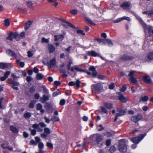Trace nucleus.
Instances as JSON below:
<instances>
[{
  "mask_svg": "<svg viewBox=\"0 0 153 153\" xmlns=\"http://www.w3.org/2000/svg\"><path fill=\"white\" fill-rule=\"evenodd\" d=\"M117 149L120 152L123 153H125L127 151V146L124 140H121L119 141Z\"/></svg>",
  "mask_w": 153,
  "mask_h": 153,
  "instance_id": "obj_1",
  "label": "nucleus"
},
{
  "mask_svg": "<svg viewBox=\"0 0 153 153\" xmlns=\"http://www.w3.org/2000/svg\"><path fill=\"white\" fill-rule=\"evenodd\" d=\"M91 89L93 93H99L102 90L103 86L100 83L92 85Z\"/></svg>",
  "mask_w": 153,
  "mask_h": 153,
  "instance_id": "obj_2",
  "label": "nucleus"
},
{
  "mask_svg": "<svg viewBox=\"0 0 153 153\" xmlns=\"http://www.w3.org/2000/svg\"><path fill=\"white\" fill-rule=\"evenodd\" d=\"M146 135V133L140 134L138 137L131 139V140L135 144H137Z\"/></svg>",
  "mask_w": 153,
  "mask_h": 153,
  "instance_id": "obj_3",
  "label": "nucleus"
},
{
  "mask_svg": "<svg viewBox=\"0 0 153 153\" xmlns=\"http://www.w3.org/2000/svg\"><path fill=\"white\" fill-rule=\"evenodd\" d=\"M134 71H131L128 75V76L129 77L128 80L130 81V83L131 84H135L137 82L136 79L134 77L135 76L134 74Z\"/></svg>",
  "mask_w": 153,
  "mask_h": 153,
  "instance_id": "obj_4",
  "label": "nucleus"
},
{
  "mask_svg": "<svg viewBox=\"0 0 153 153\" xmlns=\"http://www.w3.org/2000/svg\"><path fill=\"white\" fill-rule=\"evenodd\" d=\"M117 110L118 113L116 114V115L114 120V122L117 121L118 117L123 116L126 113V110L122 109L121 108H117Z\"/></svg>",
  "mask_w": 153,
  "mask_h": 153,
  "instance_id": "obj_5",
  "label": "nucleus"
},
{
  "mask_svg": "<svg viewBox=\"0 0 153 153\" xmlns=\"http://www.w3.org/2000/svg\"><path fill=\"white\" fill-rule=\"evenodd\" d=\"M44 130L45 133H42L40 134V136L42 137L45 138L48 137V135L49 134L51 133V130L49 128L45 127L44 128Z\"/></svg>",
  "mask_w": 153,
  "mask_h": 153,
  "instance_id": "obj_6",
  "label": "nucleus"
},
{
  "mask_svg": "<svg viewBox=\"0 0 153 153\" xmlns=\"http://www.w3.org/2000/svg\"><path fill=\"white\" fill-rule=\"evenodd\" d=\"M65 34L66 33L65 32H63L61 34L54 35V41H57L59 39H61V40L62 41L64 39Z\"/></svg>",
  "mask_w": 153,
  "mask_h": 153,
  "instance_id": "obj_7",
  "label": "nucleus"
},
{
  "mask_svg": "<svg viewBox=\"0 0 153 153\" xmlns=\"http://www.w3.org/2000/svg\"><path fill=\"white\" fill-rule=\"evenodd\" d=\"M134 57L132 56H130L126 55H123L121 57V60L123 61L131 60L134 59Z\"/></svg>",
  "mask_w": 153,
  "mask_h": 153,
  "instance_id": "obj_8",
  "label": "nucleus"
},
{
  "mask_svg": "<svg viewBox=\"0 0 153 153\" xmlns=\"http://www.w3.org/2000/svg\"><path fill=\"white\" fill-rule=\"evenodd\" d=\"M142 116L140 115L134 116L131 117V120L134 123H136L142 119Z\"/></svg>",
  "mask_w": 153,
  "mask_h": 153,
  "instance_id": "obj_9",
  "label": "nucleus"
},
{
  "mask_svg": "<svg viewBox=\"0 0 153 153\" xmlns=\"http://www.w3.org/2000/svg\"><path fill=\"white\" fill-rule=\"evenodd\" d=\"M80 80L79 79H78L76 80L75 82L72 81L70 82H69L68 84V85L70 86H73L76 85V87L77 88H79L80 86Z\"/></svg>",
  "mask_w": 153,
  "mask_h": 153,
  "instance_id": "obj_10",
  "label": "nucleus"
},
{
  "mask_svg": "<svg viewBox=\"0 0 153 153\" xmlns=\"http://www.w3.org/2000/svg\"><path fill=\"white\" fill-rule=\"evenodd\" d=\"M118 94L120 95L119 97V99L121 102L125 103L128 100V98L127 97H124L119 92Z\"/></svg>",
  "mask_w": 153,
  "mask_h": 153,
  "instance_id": "obj_11",
  "label": "nucleus"
},
{
  "mask_svg": "<svg viewBox=\"0 0 153 153\" xmlns=\"http://www.w3.org/2000/svg\"><path fill=\"white\" fill-rule=\"evenodd\" d=\"M8 142H6L4 143L1 145V147L3 149H8L10 151H12L13 150V148L12 147H9L8 146Z\"/></svg>",
  "mask_w": 153,
  "mask_h": 153,
  "instance_id": "obj_12",
  "label": "nucleus"
},
{
  "mask_svg": "<svg viewBox=\"0 0 153 153\" xmlns=\"http://www.w3.org/2000/svg\"><path fill=\"white\" fill-rule=\"evenodd\" d=\"M55 59H51L49 62H47L49 68H51L52 67L54 66L56 64Z\"/></svg>",
  "mask_w": 153,
  "mask_h": 153,
  "instance_id": "obj_13",
  "label": "nucleus"
},
{
  "mask_svg": "<svg viewBox=\"0 0 153 153\" xmlns=\"http://www.w3.org/2000/svg\"><path fill=\"white\" fill-rule=\"evenodd\" d=\"M16 33H13L10 32L8 34V36L6 38V39L12 41L13 40V38H15Z\"/></svg>",
  "mask_w": 153,
  "mask_h": 153,
  "instance_id": "obj_14",
  "label": "nucleus"
},
{
  "mask_svg": "<svg viewBox=\"0 0 153 153\" xmlns=\"http://www.w3.org/2000/svg\"><path fill=\"white\" fill-rule=\"evenodd\" d=\"M87 54L88 55L91 56H99L100 54L99 53H96L94 51H88L87 52Z\"/></svg>",
  "mask_w": 153,
  "mask_h": 153,
  "instance_id": "obj_15",
  "label": "nucleus"
},
{
  "mask_svg": "<svg viewBox=\"0 0 153 153\" xmlns=\"http://www.w3.org/2000/svg\"><path fill=\"white\" fill-rule=\"evenodd\" d=\"M10 83L12 84L11 87L13 89L17 91L19 90L18 88H14V86H19L20 85V83L18 82H16L14 81H12Z\"/></svg>",
  "mask_w": 153,
  "mask_h": 153,
  "instance_id": "obj_16",
  "label": "nucleus"
},
{
  "mask_svg": "<svg viewBox=\"0 0 153 153\" xmlns=\"http://www.w3.org/2000/svg\"><path fill=\"white\" fill-rule=\"evenodd\" d=\"M6 53L9 55L15 58H16V54L11 49H8L6 51Z\"/></svg>",
  "mask_w": 153,
  "mask_h": 153,
  "instance_id": "obj_17",
  "label": "nucleus"
},
{
  "mask_svg": "<svg viewBox=\"0 0 153 153\" xmlns=\"http://www.w3.org/2000/svg\"><path fill=\"white\" fill-rule=\"evenodd\" d=\"M49 100V96L48 95L44 94L42 97L40 99V101L42 103H45V101Z\"/></svg>",
  "mask_w": 153,
  "mask_h": 153,
  "instance_id": "obj_18",
  "label": "nucleus"
},
{
  "mask_svg": "<svg viewBox=\"0 0 153 153\" xmlns=\"http://www.w3.org/2000/svg\"><path fill=\"white\" fill-rule=\"evenodd\" d=\"M95 137L96 141L98 144H99L100 143L102 140V136L100 134H96Z\"/></svg>",
  "mask_w": 153,
  "mask_h": 153,
  "instance_id": "obj_19",
  "label": "nucleus"
},
{
  "mask_svg": "<svg viewBox=\"0 0 153 153\" xmlns=\"http://www.w3.org/2000/svg\"><path fill=\"white\" fill-rule=\"evenodd\" d=\"M130 3L128 1H126L120 5V7L123 8L125 10L126 9L128 8L130 6Z\"/></svg>",
  "mask_w": 153,
  "mask_h": 153,
  "instance_id": "obj_20",
  "label": "nucleus"
},
{
  "mask_svg": "<svg viewBox=\"0 0 153 153\" xmlns=\"http://www.w3.org/2000/svg\"><path fill=\"white\" fill-rule=\"evenodd\" d=\"M143 81L147 84H150L152 83L150 77L148 75H146L143 77Z\"/></svg>",
  "mask_w": 153,
  "mask_h": 153,
  "instance_id": "obj_21",
  "label": "nucleus"
},
{
  "mask_svg": "<svg viewBox=\"0 0 153 153\" xmlns=\"http://www.w3.org/2000/svg\"><path fill=\"white\" fill-rule=\"evenodd\" d=\"M57 19H59V20L62 21V22L66 23L67 24L68 26L70 27H71L75 29H77V27H76L74 25H72L70 22H67V21L65 20H62V19H59L58 18H57Z\"/></svg>",
  "mask_w": 153,
  "mask_h": 153,
  "instance_id": "obj_22",
  "label": "nucleus"
},
{
  "mask_svg": "<svg viewBox=\"0 0 153 153\" xmlns=\"http://www.w3.org/2000/svg\"><path fill=\"white\" fill-rule=\"evenodd\" d=\"M11 66V65L7 63H0V68L3 69H6Z\"/></svg>",
  "mask_w": 153,
  "mask_h": 153,
  "instance_id": "obj_23",
  "label": "nucleus"
},
{
  "mask_svg": "<svg viewBox=\"0 0 153 153\" xmlns=\"http://www.w3.org/2000/svg\"><path fill=\"white\" fill-rule=\"evenodd\" d=\"M33 22L31 21H28L25 23V30L26 31L31 25Z\"/></svg>",
  "mask_w": 153,
  "mask_h": 153,
  "instance_id": "obj_24",
  "label": "nucleus"
},
{
  "mask_svg": "<svg viewBox=\"0 0 153 153\" xmlns=\"http://www.w3.org/2000/svg\"><path fill=\"white\" fill-rule=\"evenodd\" d=\"M48 48L49 52L50 53L53 52L55 50V47L52 44H48Z\"/></svg>",
  "mask_w": 153,
  "mask_h": 153,
  "instance_id": "obj_25",
  "label": "nucleus"
},
{
  "mask_svg": "<svg viewBox=\"0 0 153 153\" xmlns=\"http://www.w3.org/2000/svg\"><path fill=\"white\" fill-rule=\"evenodd\" d=\"M89 70L92 72V75L93 76H96L97 74V72L95 70V68L94 66H91L89 68Z\"/></svg>",
  "mask_w": 153,
  "mask_h": 153,
  "instance_id": "obj_26",
  "label": "nucleus"
},
{
  "mask_svg": "<svg viewBox=\"0 0 153 153\" xmlns=\"http://www.w3.org/2000/svg\"><path fill=\"white\" fill-rule=\"evenodd\" d=\"M10 129L11 131L15 133H16L18 132V129L13 126H10Z\"/></svg>",
  "mask_w": 153,
  "mask_h": 153,
  "instance_id": "obj_27",
  "label": "nucleus"
},
{
  "mask_svg": "<svg viewBox=\"0 0 153 153\" xmlns=\"http://www.w3.org/2000/svg\"><path fill=\"white\" fill-rule=\"evenodd\" d=\"M43 77V75L40 73H38L37 74L36 76V78L37 79L40 80L42 79Z\"/></svg>",
  "mask_w": 153,
  "mask_h": 153,
  "instance_id": "obj_28",
  "label": "nucleus"
},
{
  "mask_svg": "<svg viewBox=\"0 0 153 153\" xmlns=\"http://www.w3.org/2000/svg\"><path fill=\"white\" fill-rule=\"evenodd\" d=\"M147 58L150 60H153V53L151 52L149 53L147 55Z\"/></svg>",
  "mask_w": 153,
  "mask_h": 153,
  "instance_id": "obj_29",
  "label": "nucleus"
},
{
  "mask_svg": "<svg viewBox=\"0 0 153 153\" xmlns=\"http://www.w3.org/2000/svg\"><path fill=\"white\" fill-rule=\"evenodd\" d=\"M42 87L43 88V92L45 94H48L49 93L48 91V89L46 88V87L44 85H42Z\"/></svg>",
  "mask_w": 153,
  "mask_h": 153,
  "instance_id": "obj_30",
  "label": "nucleus"
},
{
  "mask_svg": "<svg viewBox=\"0 0 153 153\" xmlns=\"http://www.w3.org/2000/svg\"><path fill=\"white\" fill-rule=\"evenodd\" d=\"M31 116V114L29 112H27L24 114V117L25 118H28L30 117Z\"/></svg>",
  "mask_w": 153,
  "mask_h": 153,
  "instance_id": "obj_31",
  "label": "nucleus"
},
{
  "mask_svg": "<svg viewBox=\"0 0 153 153\" xmlns=\"http://www.w3.org/2000/svg\"><path fill=\"white\" fill-rule=\"evenodd\" d=\"M51 120L53 122L55 121H58L59 120V119L57 117L53 116L51 117Z\"/></svg>",
  "mask_w": 153,
  "mask_h": 153,
  "instance_id": "obj_32",
  "label": "nucleus"
},
{
  "mask_svg": "<svg viewBox=\"0 0 153 153\" xmlns=\"http://www.w3.org/2000/svg\"><path fill=\"white\" fill-rule=\"evenodd\" d=\"M101 110V112L102 113L106 114H108V112L106 109L104 107L102 106H101L100 107Z\"/></svg>",
  "mask_w": 153,
  "mask_h": 153,
  "instance_id": "obj_33",
  "label": "nucleus"
},
{
  "mask_svg": "<svg viewBox=\"0 0 153 153\" xmlns=\"http://www.w3.org/2000/svg\"><path fill=\"white\" fill-rule=\"evenodd\" d=\"M85 19L88 22H89L90 24L91 25H95V24L91 20L89 19L87 17H85Z\"/></svg>",
  "mask_w": 153,
  "mask_h": 153,
  "instance_id": "obj_34",
  "label": "nucleus"
},
{
  "mask_svg": "<svg viewBox=\"0 0 153 153\" xmlns=\"http://www.w3.org/2000/svg\"><path fill=\"white\" fill-rule=\"evenodd\" d=\"M139 20L140 22V23L143 25L144 28H146L147 27V25H146L145 23L142 20V19L140 18H139L138 19Z\"/></svg>",
  "mask_w": 153,
  "mask_h": 153,
  "instance_id": "obj_35",
  "label": "nucleus"
},
{
  "mask_svg": "<svg viewBox=\"0 0 153 153\" xmlns=\"http://www.w3.org/2000/svg\"><path fill=\"white\" fill-rule=\"evenodd\" d=\"M116 150V149L114 146H112L109 149V151L111 152H114Z\"/></svg>",
  "mask_w": 153,
  "mask_h": 153,
  "instance_id": "obj_36",
  "label": "nucleus"
},
{
  "mask_svg": "<svg viewBox=\"0 0 153 153\" xmlns=\"http://www.w3.org/2000/svg\"><path fill=\"white\" fill-rule=\"evenodd\" d=\"M49 41V39H46L44 37H42V38L41 39V42L42 43H48Z\"/></svg>",
  "mask_w": 153,
  "mask_h": 153,
  "instance_id": "obj_37",
  "label": "nucleus"
},
{
  "mask_svg": "<svg viewBox=\"0 0 153 153\" xmlns=\"http://www.w3.org/2000/svg\"><path fill=\"white\" fill-rule=\"evenodd\" d=\"M75 69L80 72H85V71L83 69L79 68V67H77L76 66H75Z\"/></svg>",
  "mask_w": 153,
  "mask_h": 153,
  "instance_id": "obj_38",
  "label": "nucleus"
},
{
  "mask_svg": "<svg viewBox=\"0 0 153 153\" xmlns=\"http://www.w3.org/2000/svg\"><path fill=\"white\" fill-rule=\"evenodd\" d=\"M105 106L108 109H110L112 107V105L110 103H105Z\"/></svg>",
  "mask_w": 153,
  "mask_h": 153,
  "instance_id": "obj_39",
  "label": "nucleus"
},
{
  "mask_svg": "<svg viewBox=\"0 0 153 153\" xmlns=\"http://www.w3.org/2000/svg\"><path fill=\"white\" fill-rule=\"evenodd\" d=\"M106 42L109 45H113V43L111 40L109 39H105Z\"/></svg>",
  "mask_w": 153,
  "mask_h": 153,
  "instance_id": "obj_40",
  "label": "nucleus"
},
{
  "mask_svg": "<svg viewBox=\"0 0 153 153\" xmlns=\"http://www.w3.org/2000/svg\"><path fill=\"white\" fill-rule=\"evenodd\" d=\"M29 129L31 131V133L33 135H34L36 133V131L34 129H32L30 128H29Z\"/></svg>",
  "mask_w": 153,
  "mask_h": 153,
  "instance_id": "obj_41",
  "label": "nucleus"
},
{
  "mask_svg": "<svg viewBox=\"0 0 153 153\" xmlns=\"http://www.w3.org/2000/svg\"><path fill=\"white\" fill-rule=\"evenodd\" d=\"M42 107V105L40 103H38L36 105V108L38 110H40Z\"/></svg>",
  "mask_w": 153,
  "mask_h": 153,
  "instance_id": "obj_42",
  "label": "nucleus"
},
{
  "mask_svg": "<svg viewBox=\"0 0 153 153\" xmlns=\"http://www.w3.org/2000/svg\"><path fill=\"white\" fill-rule=\"evenodd\" d=\"M4 24L5 25L8 26L10 25L9 21L8 19H6L4 21Z\"/></svg>",
  "mask_w": 153,
  "mask_h": 153,
  "instance_id": "obj_43",
  "label": "nucleus"
},
{
  "mask_svg": "<svg viewBox=\"0 0 153 153\" xmlns=\"http://www.w3.org/2000/svg\"><path fill=\"white\" fill-rule=\"evenodd\" d=\"M44 107L46 108L47 109H48L51 108V106L48 103H45L44 105Z\"/></svg>",
  "mask_w": 153,
  "mask_h": 153,
  "instance_id": "obj_44",
  "label": "nucleus"
},
{
  "mask_svg": "<svg viewBox=\"0 0 153 153\" xmlns=\"http://www.w3.org/2000/svg\"><path fill=\"white\" fill-rule=\"evenodd\" d=\"M97 128L98 129V130L100 131H102L104 129V128L102 127V125H100L98 126Z\"/></svg>",
  "mask_w": 153,
  "mask_h": 153,
  "instance_id": "obj_45",
  "label": "nucleus"
},
{
  "mask_svg": "<svg viewBox=\"0 0 153 153\" xmlns=\"http://www.w3.org/2000/svg\"><path fill=\"white\" fill-rule=\"evenodd\" d=\"M70 12L73 15H76L77 13V11L75 9H73L71 10Z\"/></svg>",
  "mask_w": 153,
  "mask_h": 153,
  "instance_id": "obj_46",
  "label": "nucleus"
},
{
  "mask_svg": "<svg viewBox=\"0 0 153 153\" xmlns=\"http://www.w3.org/2000/svg\"><path fill=\"white\" fill-rule=\"evenodd\" d=\"M76 33L77 34H80L83 36H85V34L84 33L83 31L81 30H77L76 31Z\"/></svg>",
  "mask_w": 153,
  "mask_h": 153,
  "instance_id": "obj_47",
  "label": "nucleus"
},
{
  "mask_svg": "<svg viewBox=\"0 0 153 153\" xmlns=\"http://www.w3.org/2000/svg\"><path fill=\"white\" fill-rule=\"evenodd\" d=\"M65 102V101L64 99H62L60 101L59 104L61 105H64Z\"/></svg>",
  "mask_w": 153,
  "mask_h": 153,
  "instance_id": "obj_48",
  "label": "nucleus"
},
{
  "mask_svg": "<svg viewBox=\"0 0 153 153\" xmlns=\"http://www.w3.org/2000/svg\"><path fill=\"white\" fill-rule=\"evenodd\" d=\"M115 87L114 84V83H111L109 85V88L110 89H112Z\"/></svg>",
  "mask_w": 153,
  "mask_h": 153,
  "instance_id": "obj_49",
  "label": "nucleus"
},
{
  "mask_svg": "<svg viewBox=\"0 0 153 153\" xmlns=\"http://www.w3.org/2000/svg\"><path fill=\"white\" fill-rule=\"evenodd\" d=\"M38 148L39 149H42L44 146V145L42 143H39L38 145Z\"/></svg>",
  "mask_w": 153,
  "mask_h": 153,
  "instance_id": "obj_50",
  "label": "nucleus"
},
{
  "mask_svg": "<svg viewBox=\"0 0 153 153\" xmlns=\"http://www.w3.org/2000/svg\"><path fill=\"white\" fill-rule=\"evenodd\" d=\"M39 126L42 127H45L46 126V125L43 122H39Z\"/></svg>",
  "mask_w": 153,
  "mask_h": 153,
  "instance_id": "obj_51",
  "label": "nucleus"
},
{
  "mask_svg": "<svg viewBox=\"0 0 153 153\" xmlns=\"http://www.w3.org/2000/svg\"><path fill=\"white\" fill-rule=\"evenodd\" d=\"M44 119L45 120V122L46 123H48L50 122V120L49 118H47L45 116L44 117Z\"/></svg>",
  "mask_w": 153,
  "mask_h": 153,
  "instance_id": "obj_52",
  "label": "nucleus"
},
{
  "mask_svg": "<svg viewBox=\"0 0 153 153\" xmlns=\"http://www.w3.org/2000/svg\"><path fill=\"white\" fill-rule=\"evenodd\" d=\"M35 89L34 87L32 86L30 88L29 91L30 93H33L35 92Z\"/></svg>",
  "mask_w": 153,
  "mask_h": 153,
  "instance_id": "obj_53",
  "label": "nucleus"
},
{
  "mask_svg": "<svg viewBox=\"0 0 153 153\" xmlns=\"http://www.w3.org/2000/svg\"><path fill=\"white\" fill-rule=\"evenodd\" d=\"M123 20V19H122V18H119V19H117L116 20H114L113 21V22L114 23H118V22H120Z\"/></svg>",
  "mask_w": 153,
  "mask_h": 153,
  "instance_id": "obj_54",
  "label": "nucleus"
},
{
  "mask_svg": "<svg viewBox=\"0 0 153 153\" xmlns=\"http://www.w3.org/2000/svg\"><path fill=\"white\" fill-rule=\"evenodd\" d=\"M10 73V71H7L4 74V76L7 78L8 77V76L9 75Z\"/></svg>",
  "mask_w": 153,
  "mask_h": 153,
  "instance_id": "obj_55",
  "label": "nucleus"
},
{
  "mask_svg": "<svg viewBox=\"0 0 153 153\" xmlns=\"http://www.w3.org/2000/svg\"><path fill=\"white\" fill-rule=\"evenodd\" d=\"M34 103L31 101V102L30 103L29 105V107L31 108H33L34 107Z\"/></svg>",
  "mask_w": 153,
  "mask_h": 153,
  "instance_id": "obj_56",
  "label": "nucleus"
},
{
  "mask_svg": "<svg viewBox=\"0 0 153 153\" xmlns=\"http://www.w3.org/2000/svg\"><path fill=\"white\" fill-rule=\"evenodd\" d=\"M33 53L30 51H28L27 52V56L29 57H31L33 55Z\"/></svg>",
  "mask_w": 153,
  "mask_h": 153,
  "instance_id": "obj_57",
  "label": "nucleus"
},
{
  "mask_svg": "<svg viewBox=\"0 0 153 153\" xmlns=\"http://www.w3.org/2000/svg\"><path fill=\"white\" fill-rule=\"evenodd\" d=\"M148 99V98L147 96H145L144 97H143L142 98V100L143 101H146Z\"/></svg>",
  "mask_w": 153,
  "mask_h": 153,
  "instance_id": "obj_58",
  "label": "nucleus"
},
{
  "mask_svg": "<svg viewBox=\"0 0 153 153\" xmlns=\"http://www.w3.org/2000/svg\"><path fill=\"white\" fill-rule=\"evenodd\" d=\"M111 143V140L108 139L106 141V145L107 146H109L110 145Z\"/></svg>",
  "mask_w": 153,
  "mask_h": 153,
  "instance_id": "obj_59",
  "label": "nucleus"
},
{
  "mask_svg": "<svg viewBox=\"0 0 153 153\" xmlns=\"http://www.w3.org/2000/svg\"><path fill=\"white\" fill-rule=\"evenodd\" d=\"M35 139L36 141V144H37L38 143H40L39 142L40 141V140L39 137H35Z\"/></svg>",
  "mask_w": 153,
  "mask_h": 153,
  "instance_id": "obj_60",
  "label": "nucleus"
},
{
  "mask_svg": "<svg viewBox=\"0 0 153 153\" xmlns=\"http://www.w3.org/2000/svg\"><path fill=\"white\" fill-rule=\"evenodd\" d=\"M96 134H92L91 135L89 138V139L91 140H93L94 139V138H95Z\"/></svg>",
  "mask_w": 153,
  "mask_h": 153,
  "instance_id": "obj_61",
  "label": "nucleus"
},
{
  "mask_svg": "<svg viewBox=\"0 0 153 153\" xmlns=\"http://www.w3.org/2000/svg\"><path fill=\"white\" fill-rule=\"evenodd\" d=\"M47 146L48 147H49L50 148H53V146L52 144L50 143H47Z\"/></svg>",
  "mask_w": 153,
  "mask_h": 153,
  "instance_id": "obj_62",
  "label": "nucleus"
},
{
  "mask_svg": "<svg viewBox=\"0 0 153 153\" xmlns=\"http://www.w3.org/2000/svg\"><path fill=\"white\" fill-rule=\"evenodd\" d=\"M20 36L17 33L16 36L15 37V38L16 39L17 41H19L20 40Z\"/></svg>",
  "mask_w": 153,
  "mask_h": 153,
  "instance_id": "obj_63",
  "label": "nucleus"
},
{
  "mask_svg": "<svg viewBox=\"0 0 153 153\" xmlns=\"http://www.w3.org/2000/svg\"><path fill=\"white\" fill-rule=\"evenodd\" d=\"M59 70L60 72L62 73L65 74L66 73V71L63 68H59Z\"/></svg>",
  "mask_w": 153,
  "mask_h": 153,
  "instance_id": "obj_64",
  "label": "nucleus"
}]
</instances>
